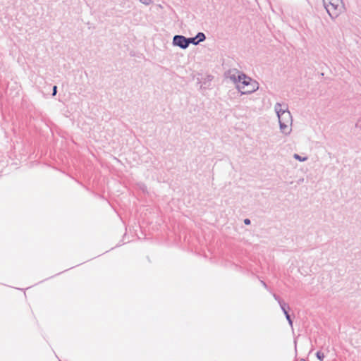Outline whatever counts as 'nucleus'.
<instances>
[{"instance_id":"obj_1","label":"nucleus","mask_w":361,"mask_h":361,"mask_svg":"<svg viewBox=\"0 0 361 361\" xmlns=\"http://www.w3.org/2000/svg\"><path fill=\"white\" fill-rule=\"evenodd\" d=\"M237 88L242 94H250L258 90L259 84L243 73H238Z\"/></svg>"},{"instance_id":"obj_2","label":"nucleus","mask_w":361,"mask_h":361,"mask_svg":"<svg viewBox=\"0 0 361 361\" xmlns=\"http://www.w3.org/2000/svg\"><path fill=\"white\" fill-rule=\"evenodd\" d=\"M324 4L331 18L338 16L343 7L342 0H324Z\"/></svg>"},{"instance_id":"obj_3","label":"nucleus","mask_w":361,"mask_h":361,"mask_svg":"<svg viewBox=\"0 0 361 361\" xmlns=\"http://www.w3.org/2000/svg\"><path fill=\"white\" fill-rule=\"evenodd\" d=\"M280 125L281 131L288 135L291 131L292 114H276Z\"/></svg>"},{"instance_id":"obj_4","label":"nucleus","mask_w":361,"mask_h":361,"mask_svg":"<svg viewBox=\"0 0 361 361\" xmlns=\"http://www.w3.org/2000/svg\"><path fill=\"white\" fill-rule=\"evenodd\" d=\"M173 44L185 49L189 46L188 38L183 35H175L173 38Z\"/></svg>"},{"instance_id":"obj_5","label":"nucleus","mask_w":361,"mask_h":361,"mask_svg":"<svg viewBox=\"0 0 361 361\" xmlns=\"http://www.w3.org/2000/svg\"><path fill=\"white\" fill-rule=\"evenodd\" d=\"M206 37L203 32H198L195 37L188 38L189 44H192L194 45H197L200 42L204 41Z\"/></svg>"},{"instance_id":"obj_6","label":"nucleus","mask_w":361,"mask_h":361,"mask_svg":"<svg viewBox=\"0 0 361 361\" xmlns=\"http://www.w3.org/2000/svg\"><path fill=\"white\" fill-rule=\"evenodd\" d=\"M275 113H290L288 104L282 103H276L274 106Z\"/></svg>"},{"instance_id":"obj_7","label":"nucleus","mask_w":361,"mask_h":361,"mask_svg":"<svg viewBox=\"0 0 361 361\" xmlns=\"http://www.w3.org/2000/svg\"><path fill=\"white\" fill-rule=\"evenodd\" d=\"M281 309L283 311V312L284 313L285 317H286L287 321L288 322V324H290V326H293V321H292L290 316L288 314V310H287L288 309H289L288 305L286 304V302H282V304L281 303Z\"/></svg>"},{"instance_id":"obj_8","label":"nucleus","mask_w":361,"mask_h":361,"mask_svg":"<svg viewBox=\"0 0 361 361\" xmlns=\"http://www.w3.org/2000/svg\"><path fill=\"white\" fill-rule=\"evenodd\" d=\"M293 157L300 161H305L307 160V157H301L298 154H294Z\"/></svg>"},{"instance_id":"obj_9","label":"nucleus","mask_w":361,"mask_h":361,"mask_svg":"<svg viewBox=\"0 0 361 361\" xmlns=\"http://www.w3.org/2000/svg\"><path fill=\"white\" fill-rule=\"evenodd\" d=\"M230 79L231 80H233L236 84V85H238V75H237L235 74L231 75Z\"/></svg>"},{"instance_id":"obj_10","label":"nucleus","mask_w":361,"mask_h":361,"mask_svg":"<svg viewBox=\"0 0 361 361\" xmlns=\"http://www.w3.org/2000/svg\"><path fill=\"white\" fill-rule=\"evenodd\" d=\"M316 355H317V357L319 360H321V361H322V360H324V353H322V352H320V351H318V352L317 353Z\"/></svg>"},{"instance_id":"obj_11","label":"nucleus","mask_w":361,"mask_h":361,"mask_svg":"<svg viewBox=\"0 0 361 361\" xmlns=\"http://www.w3.org/2000/svg\"><path fill=\"white\" fill-rule=\"evenodd\" d=\"M273 297L274 298V299L279 302V305L281 306V302H285L284 301H283L276 294H273Z\"/></svg>"},{"instance_id":"obj_12","label":"nucleus","mask_w":361,"mask_h":361,"mask_svg":"<svg viewBox=\"0 0 361 361\" xmlns=\"http://www.w3.org/2000/svg\"><path fill=\"white\" fill-rule=\"evenodd\" d=\"M140 2L144 5L148 6L152 3V0H139Z\"/></svg>"},{"instance_id":"obj_13","label":"nucleus","mask_w":361,"mask_h":361,"mask_svg":"<svg viewBox=\"0 0 361 361\" xmlns=\"http://www.w3.org/2000/svg\"><path fill=\"white\" fill-rule=\"evenodd\" d=\"M57 93V87L56 85H54L53 87V92H52V95L53 96H55Z\"/></svg>"},{"instance_id":"obj_14","label":"nucleus","mask_w":361,"mask_h":361,"mask_svg":"<svg viewBox=\"0 0 361 361\" xmlns=\"http://www.w3.org/2000/svg\"><path fill=\"white\" fill-rule=\"evenodd\" d=\"M355 126H356L357 128H360V129H361V120H359V121L356 123Z\"/></svg>"},{"instance_id":"obj_15","label":"nucleus","mask_w":361,"mask_h":361,"mask_svg":"<svg viewBox=\"0 0 361 361\" xmlns=\"http://www.w3.org/2000/svg\"><path fill=\"white\" fill-rule=\"evenodd\" d=\"M244 224H246V225L250 224V220L249 219H245L244 220Z\"/></svg>"},{"instance_id":"obj_16","label":"nucleus","mask_w":361,"mask_h":361,"mask_svg":"<svg viewBox=\"0 0 361 361\" xmlns=\"http://www.w3.org/2000/svg\"><path fill=\"white\" fill-rule=\"evenodd\" d=\"M207 81H211L212 80V77L211 75H208L207 77Z\"/></svg>"},{"instance_id":"obj_17","label":"nucleus","mask_w":361,"mask_h":361,"mask_svg":"<svg viewBox=\"0 0 361 361\" xmlns=\"http://www.w3.org/2000/svg\"><path fill=\"white\" fill-rule=\"evenodd\" d=\"M261 283H262V286H263L264 287L267 288V284H266V283H265L264 281H261Z\"/></svg>"},{"instance_id":"obj_18","label":"nucleus","mask_w":361,"mask_h":361,"mask_svg":"<svg viewBox=\"0 0 361 361\" xmlns=\"http://www.w3.org/2000/svg\"><path fill=\"white\" fill-rule=\"evenodd\" d=\"M300 361H307V360L305 359H302Z\"/></svg>"}]
</instances>
